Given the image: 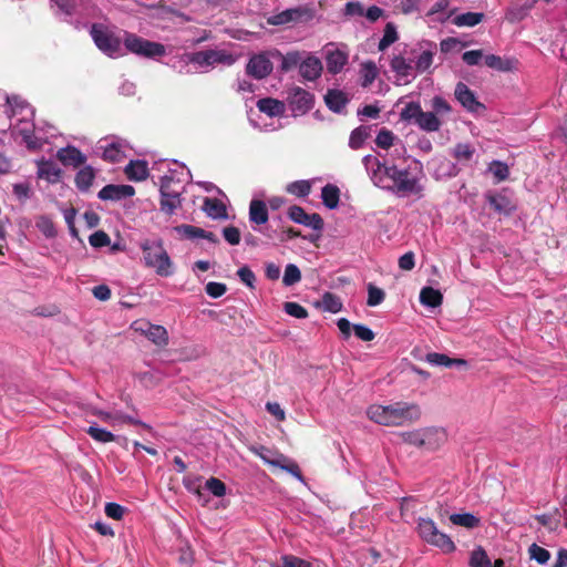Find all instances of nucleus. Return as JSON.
I'll return each instance as SVG.
<instances>
[{"label": "nucleus", "instance_id": "21", "mask_svg": "<svg viewBox=\"0 0 567 567\" xmlns=\"http://www.w3.org/2000/svg\"><path fill=\"white\" fill-rule=\"evenodd\" d=\"M485 197L491 208L498 214L511 215L516 209L514 203L504 194L488 193Z\"/></svg>", "mask_w": 567, "mask_h": 567}, {"label": "nucleus", "instance_id": "18", "mask_svg": "<svg viewBox=\"0 0 567 567\" xmlns=\"http://www.w3.org/2000/svg\"><path fill=\"white\" fill-rule=\"evenodd\" d=\"M455 97L468 112H477L485 109L484 104L477 101L474 92L463 83L458 82L455 86Z\"/></svg>", "mask_w": 567, "mask_h": 567}, {"label": "nucleus", "instance_id": "64", "mask_svg": "<svg viewBox=\"0 0 567 567\" xmlns=\"http://www.w3.org/2000/svg\"><path fill=\"white\" fill-rule=\"evenodd\" d=\"M205 291L212 298H219L227 291V287L225 284L210 281L205 286Z\"/></svg>", "mask_w": 567, "mask_h": 567}, {"label": "nucleus", "instance_id": "48", "mask_svg": "<svg viewBox=\"0 0 567 567\" xmlns=\"http://www.w3.org/2000/svg\"><path fill=\"white\" fill-rule=\"evenodd\" d=\"M204 352V349L199 344L187 343L179 348V361L181 360H194L199 358Z\"/></svg>", "mask_w": 567, "mask_h": 567}, {"label": "nucleus", "instance_id": "13", "mask_svg": "<svg viewBox=\"0 0 567 567\" xmlns=\"http://www.w3.org/2000/svg\"><path fill=\"white\" fill-rule=\"evenodd\" d=\"M288 217L300 225L311 227L315 230L321 231L323 229L324 223L322 217L317 214H308L306 210L298 205H292L288 208Z\"/></svg>", "mask_w": 567, "mask_h": 567}, {"label": "nucleus", "instance_id": "43", "mask_svg": "<svg viewBox=\"0 0 567 567\" xmlns=\"http://www.w3.org/2000/svg\"><path fill=\"white\" fill-rule=\"evenodd\" d=\"M86 433L93 439L95 440L96 442H100V443H110V442H113L115 441L116 436L105 430V429H101L96 425H91L87 430H86Z\"/></svg>", "mask_w": 567, "mask_h": 567}, {"label": "nucleus", "instance_id": "10", "mask_svg": "<svg viewBox=\"0 0 567 567\" xmlns=\"http://www.w3.org/2000/svg\"><path fill=\"white\" fill-rule=\"evenodd\" d=\"M131 328L143 336L156 346L163 347L168 342L167 331L162 326H155L146 320H136L132 323Z\"/></svg>", "mask_w": 567, "mask_h": 567}, {"label": "nucleus", "instance_id": "63", "mask_svg": "<svg viewBox=\"0 0 567 567\" xmlns=\"http://www.w3.org/2000/svg\"><path fill=\"white\" fill-rule=\"evenodd\" d=\"M530 9V7H512V8H508L507 11H506V20L509 21L511 23H515V22H518L520 20H523L526 14H527V11Z\"/></svg>", "mask_w": 567, "mask_h": 567}, {"label": "nucleus", "instance_id": "55", "mask_svg": "<svg viewBox=\"0 0 567 567\" xmlns=\"http://www.w3.org/2000/svg\"><path fill=\"white\" fill-rule=\"evenodd\" d=\"M385 299V293L382 289L378 288L373 284L368 285V300L367 305L369 307H375L383 302Z\"/></svg>", "mask_w": 567, "mask_h": 567}, {"label": "nucleus", "instance_id": "51", "mask_svg": "<svg viewBox=\"0 0 567 567\" xmlns=\"http://www.w3.org/2000/svg\"><path fill=\"white\" fill-rule=\"evenodd\" d=\"M212 493L214 496L223 497L226 494V485L223 481L216 477H210L205 482L204 493Z\"/></svg>", "mask_w": 567, "mask_h": 567}, {"label": "nucleus", "instance_id": "52", "mask_svg": "<svg viewBox=\"0 0 567 567\" xmlns=\"http://www.w3.org/2000/svg\"><path fill=\"white\" fill-rule=\"evenodd\" d=\"M558 511H555V514H542L536 515L535 519L543 526H545L549 532H556L560 525V520L558 517Z\"/></svg>", "mask_w": 567, "mask_h": 567}, {"label": "nucleus", "instance_id": "27", "mask_svg": "<svg viewBox=\"0 0 567 567\" xmlns=\"http://www.w3.org/2000/svg\"><path fill=\"white\" fill-rule=\"evenodd\" d=\"M348 62V54L341 50L328 51L326 56L327 70L331 74H338Z\"/></svg>", "mask_w": 567, "mask_h": 567}, {"label": "nucleus", "instance_id": "2", "mask_svg": "<svg viewBox=\"0 0 567 567\" xmlns=\"http://www.w3.org/2000/svg\"><path fill=\"white\" fill-rule=\"evenodd\" d=\"M385 174H388L389 181L392 182V184L388 185L386 189L402 196L411 194L419 197L423 196V186L420 184L419 178L412 176L408 168H399L395 165H391L390 171H385Z\"/></svg>", "mask_w": 567, "mask_h": 567}, {"label": "nucleus", "instance_id": "54", "mask_svg": "<svg viewBox=\"0 0 567 567\" xmlns=\"http://www.w3.org/2000/svg\"><path fill=\"white\" fill-rule=\"evenodd\" d=\"M528 554L530 559L536 560L540 565H545L550 558V553L546 548L540 547L537 544H532L529 546Z\"/></svg>", "mask_w": 567, "mask_h": 567}, {"label": "nucleus", "instance_id": "62", "mask_svg": "<svg viewBox=\"0 0 567 567\" xmlns=\"http://www.w3.org/2000/svg\"><path fill=\"white\" fill-rule=\"evenodd\" d=\"M12 192L20 202H25L32 195V189L29 183L13 184Z\"/></svg>", "mask_w": 567, "mask_h": 567}, {"label": "nucleus", "instance_id": "53", "mask_svg": "<svg viewBox=\"0 0 567 567\" xmlns=\"http://www.w3.org/2000/svg\"><path fill=\"white\" fill-rule=\"evenodd\" d=\"M488 171L494 175L497 182L506 181L509 176L507 164L501 161H493L488 166Z\"/></svg>", "mask_w": 567, "mask_h": 567}, {"label": "nucleus", "instance_id": "46", "mask_svg": "<svg viewBox=\"0 0 567 567\" xmlns=\"http://www.w3.org/2000/svg\"><path fill=\"white\" fill-rule=\"evenodd\" d=\"M398 40L396 28L392 22L385 24L384 33L382 39L379 42V50L384 51L388 47L394 43Z\"/></svg>", "mask_w": 567, "mask_h": 567}, {"label": "nucleus", "instance_id": "58", "mask_svg": "<svg viewBox=\"0 0 567 567\" xmlns=\"http://www.w3.org/2000/svg\"><path fill=\"white\" fill-rule=\"evenodd\" d=\"M284 310L286 313H288L291 317L298 318V319H305L308 317V311L305 307L301 305L293 302V301H287L284 303Z\"/></svg>", "mask_w": 567, "mask_h": 567}, {"label": "nucleus", "instance_id": "20", "mask_svg": "<svg viewBox=\"0 0 567 567\" xmlns=\"http://www.w3.org/2000/svg\"><path fill=\"white\" fill-rule=\"evenodd\" d=\"M56 158L64 166H72L74 168L84 165L86 162V156L79 148L71 145L58 150Z\"/></svg>", "mask_w": 567, "mask_h": 567}, {"label": "nucleus", "instance_id": "30", "mask_svg": "<svg viewBox=\"0 0 567 567\" xmlns=\"http://www.w3.org/2000/svg\"><path fill=\"white\" fill-rule=\"evenodd\" d=\"M124 172L130 181L142 182L148 176V166L145 161H131Z\"/></svg>", "mask_w": 567, "mask_h": 567}, {"label": "nucleus", "instance_id": "37", "mask_svg": "<svg viewBox=\"0 0 567 567\" xmlns=\"http://www.w3.org/2000/svg\"><path fill=\"white\" fill-rule=\"evenodd\" d=\"M371 128L370 126L360 125L354 128L349 138V146L352 150H359L363 146L364 142L370 137Z\"/></svg>", "mask_w": 567, "mask_h": 567}, {"label": "nucleus", "instance_id": "9", "mask_svg": "<svg viewBox=\"0 0 567 567\" xmlns=\"http://www.w3.org/2000/svg\"><path fill=\"white\" fill-rule=\"evenodd\" d=\"M287 101L293 115H305L313 107L315 95L300 86H293L288 90Z\"/></svg>", "mask_w": 567, "mask_h": 567}, {"label": "nucleus", "instance_id": "50", "mask_svg": "<svg viewBox=\"0 0 567 567\" xmlns=\"http://www.w3.org/2000/svg\"><path fill=\"white\" fill-rule=\"evenodd\" d=\"M287 192L297 197H306L311 192V184L308 181H296L287 186Z\"/></svg>", "mask_w": 567, "mask_h": 567}, {"label": "nucleus", "instance_id": "16", "mask_svg": "<svg viewBox=\"0 0 567 567\" xmlns=\"http://www.w3.org/2000/svg\"><path fill=\"white\" fill-rule=\"evenodd\" d=\"M37 177L44 179L49 184H58L62 179L63 171L56 163L50 159L41 158L37 162Z\"/></svg>", "mask_w": 567, "mask_h": 567}, {"label": "nucleus", "instance_id": "36", "mask_svg": "<svg viewBox=\"0 0 567 567\" xmlns=\"http://www.w3.org/2000/svg\"><path fill=\"white\" fill-rule=\"evenodd\" d=\"M475 154V148L470 143H457L452 150L451 155L461 164L471 162Z\"/></svg>", "mask_w": 567, "mask_h": 567}, {"label": "nucleus", "instance_id": "38", "mask_svg": "<svg viewBox=\"0 0 567 567\" xmlns=\"http://www.w3.org/2000/svg\"><path fill=\"white\" fill-rule=\"evenodd\" d=\"M482 12H466L453 18V24L457 27H475L484 20Z\"/></svg>", "mask_w": 567, "mask_h": 567}, {"label": "nucleus", "instance_id": "34", "mask_svg": "<svg viewBox=\"0 0 567 567\" xmlns=\"http://www.w3.org/2000/svg\"><path fill=\"white\" fill-rule=\"evenodd\" d=\"M390 66L399 79L410 76L414 69L411 62L402 55H394L390 61Z\"/></svg>", "mask_w": 567, "mask_h": 567}, {"label": "nucleus", "instance_id": "45", "mask_svg": "<svg viewBox=\"0 0 567 567\" xmlns=\"http://www.w3.org/2000/svg\"><path fill=\"white\" fill-rule=\"evenodd\" d=\"M323 310L337 313L342 309V302L339 297L332 292H324L321 300Z\"/></svg>", "mask_w": 567, "mask_h": 567}, {"label": "nucleus", "instance_id": "6", "mask_svg": "<svg viewBox=\"0 0 567 567\" xmlns=\"http://www.w3.org/2000/svg\"><path fill=\"white\" fill-rule=\"evenodd\" d=\"M90 35L100 51L114 58L121 50L122 40L103 23H93Z\"/></svg>", "mask_w": 567, "mask_h": 567}, {"label": "nucleus", "instance_id": "32", "mask_svg": "<svg viewBox=\"0 0 567 567\" xmlns=\"http://www.w3.org/2000/svg\"><path fill=\"white\" fill-rule=\"evenodd\" d=\"M94 178H95V171L93 169V167L84 166L76 173L74 183H75L76 188L80 192H87L91 188V186L94 182Z\"/></svg>", "mask_w": 567, "mask_h": 567}, {"label": "nucleus", "instance_id": "33", "mask_svg": "<svg viewBox=\"0 0 567 567\" xmlns=\"http://www.w3.org/2000/svg\"><path fill=\"white\" fill-rule=\"evenodd\" d=\"M420 302L424 306L436 308L443 302V295L440 290L426 286L421 289Z\"/></svg>", "mask_w": 567, "mask_h": 567}, {"label": "nucleus", "instance_id": "3", "mask_svg": "<svg viewBox=\"0 0 567 567\" xmlns=\"http://www.w3.org/2000/svg\"><path fill=\"white\" fill-rule=\"evenodd\" d=\"M400 118L405 122H413L425 132H437L442 125L434 112H424L417 102L408 103L402 109Z\"/></svg>", "mask_w": 567, "mask_h": 567}, {"label": "nucleus", "instance_id": "41", "mask_svg": "<svg viewBox=\"0 0 567 567\" xmlns=\"http://www.w3.org/2000/svg\"><path fill=\"white\" fill-rule=\"evenodd\" d=\"M452 524L466 528H475L480 525V519L471 513L452 514L450 516Z\"/></svg>", "mask_w": 567, "mask_h": 567}, {"label": "nucleus", "instance_id": "44", "mask_svg": "<svg viewBox=\"0 0 567 567\" xmlns=\"http://www.w3.org/2000/svg\"><path fill=\"white\" fill-rule=\"evenodd\" d=\"M209 65L227 64L230 65L235 62L233 55L224 50H207Z\"/></svg>", "mask_w": 567, "mask_h": 567}, {"label": "nucleus", "instance_id": "24", "mask_svg": "<svg viewBox=\"0 0 567 567\" xmlns=\"http://www.w3.org/2000/svg\"><path fill=\"white\" fill-rule=\"evenodd\" d=\"M324 102L330 111L341 113L349 103V99L344 92L337 89H330L324 95Z\"/></svg>", "mask_w": 567, "mask_h": 567}, {"label": "nucleus", "instance_id": "11", "mask_svg": "<svg viewBox=\"0 0 567 567\" xmlns=\"http://www.w3.org/2000/svg\"><path fill=\"white\" fill-rule=\"evenodd\" d=\"M269 54L270 53L261 52L252 55L246 65V73L256 80L267 78L274 70Z\"/></svg>", "mask_w": 567, "mask_h": 567}, {"label": "nucleus", "instance_id": "5", "mask_svg": "<svg viewBox=\"0 0 567 567\" xmlns=\"http://www.w3.org/2000/svg\"><path fill=\"white\" fill-rule=\"evenodd\" d=\"M141 247L147 267L155 268L156 272L161 276L171 274V260L161 243L147 239Z\"/></svg>", "mask_w": 567, "mask_h": 567}, {"label": "nucleus", "instance_id": "1", "mask_svg": "<svg viewBox=\"0 0 567 567\" xmlns=\"http://www.w3.org/2000/svg\"><path fill=\"white\" fill-rule=\"evenodd\" d=\"M368 417L383 426H404L417 421L421 409L415 403L395 402L390 405L373 404L367 410Z\"/></svg>", "mask_w": 567, "mask_h": 567}, {"label": "nucleus", "instance_id": "39", "mask_svg": "<svg viewBox=\"0 0 567 567\" xmlns=\"http://www.w3.org/2000/svg\"><path fill=\"white\" fill-rule=\"evenodd\" d=\"M434 434L435 433L432 431H426L424 433H421L419 431L408 432L404 434V440H405V442H408L412 445H415L419 447H424V446L430 445L431 440L434 436Z\"/></svg>", "mask_w": 567, "mask_h": 567}, {"label": "nucleus", "instance_id": "22", "mask_svg": "<svg viewBox=\"0 0 567 567\" xmlns=\"http://www.w3.org/2000/svg\"><path fill=\"white\" fill-rule=\"evenodd\" d=\"M202 208L205 212V214L213 219L228 218L227 207L223 203V200L218 198L205 197Z\"/></svg>", "mask_w": 567, "mask_h": 567}, {"label": "nucleus", "instance_id": "35", "mask_svg": "<svg viewBox=\"0 0 567 567\" xmlns=\"http://www.w3.org/2000/svg\"><path fill=\"white\" fill-rule=\"evenodd\" d=\"M321 198L323 205L329 209H334L339 205L340 189L333 184H327L321 189Z\"/></svg>", "mask_w": 567, "mask_h": 567}, {"label": "nucleus", "instance_id": "15", "mask_svg": "<svg viewBox=\"0 0 567 567\" xmlns=\"http://www.w3.org/2000/svg\"><path fill=\"white\" fill-rule=\"evenodd\" d=\"M173 177L164 176L161 181V210L172 215L177 205V193L172 189Z\"/></svg>", "mask_w": 567, "mask_h": 567}, {"label": "nucleus", "instance_id": "47", "mask_svg": "<svg viewBox=\"0 0 567 567\" xmlns=\"http://www.w3.org/2000/svg\"><path fill=\"white\" fill-rule=\"evenodd\" d=\"M471 567H492L491 559L488 558L485 549L477 547L471 553L470 558Z\"/></svg>", "mask_w": 567, "mask_h": 567}, {"label": "nucleus", "instance_id": "28", "mask_svg": "<svg viewBox=\"0 0 567 567\" xmlns=\"http://www.w3.org/2000/svg\"><path fill=\"white\" fill-rule=\"evenodd\" d=\"M269 214L265 202L252 199L249 204V220L256 225H264L268 221Z\"/></svg>", "mask_w": 567, "mask_h": 567}, {"label": "nucleus", "instance_id": "26", "mask_svg": "<svg viewBox=\"0 0 567 567\" xmlns=\"http://www.w3.org/2000/svg\"><path fill=\"white\" fill-rule=\"evenodd\" d=\"M250 451L260 457L265 463L272 466H281V461H286V457L281 453L264 445L251 446Z\"/></svg>", "mask_w": 567, "mask_h": 567}, {"label": "nucleus", "instance_id": "31", "mask_svg": "<svg viewBox=\"0 0 567 567\" xmlns=\"http://www.w3.org/2000/svg\"><path fill=\"white\" fill-rule=\"evenodd\" d=\"M99 148L102 150L101 157L106 162L118 163L125 157L123 146L117 142L100 145Z\"/></svg>", "mask_w": 567, "mask_h": 567}, {"label": "nucleus", "instance_id": "7", "mask_svg": "<svg viewBox=\"0 0 567 567\" xmlns=\"http://www.w3.org/2000/svg\"><path fill=\"white\" fill-rule=\"evenodd\" d=\"M123 43L127 51L144 58L162 56L165 53L163 44L146 40L127 31H124Z\"/></svg>", "mask_w": 567, "mask_h": 567}, {"label": "nucleus", "instance_id": "61", "mask_svg": "<svg viewBox=\"0 0 567 567\" xmlns=\"http://www.w3.org/2000/svg\"><path fill=\"white\" fill-rule=\"evenodd\" d=\"M89 243L94 248H102L110 245L111 239L105 231L97 230L89 237Z\"/></svg>", "mask_w": 567, "mask_h": 567}, {"label": "nucleus", "instance_id": "56", "mask_svg": "<svg viewBox=\"0 0 567 567\" xmlns=\"http://www.w3.org/2000/svg\"><path fill=\"white\" fill-rule=\"evenodd\" d=\"M184 485L189 492L198 496V501H200L203 505L208 502L206 493H204V486L199 480L184 478Z\"/></svg>", "mask_w": 567, "mask_h": 567}, {"label": "nucleus", "instance_id": "4", "mask_svg": "<svg viewBox=\"0 0 567 567\" xmlns=\"http://www.w3.org/2000/svg\"><path fill=\"white\" fill-rule=\"evenodd\" d=\"M417 534L427 544L440 548L443 553H453L456 548L454 542L446 534L440 532L431 518L420 517Z\"/></svg>", "mask_w": 567, "mask_h": 567}, {"label": "nucleus", "instance_id": "40", "mask_svg": "<svg viewBox=\"0 0 567 567\" xmlns=\"http://www.w3.org/2000/svg\"><path fill=\"white\" fill-rule=\"evenodd\" d=\"M361 85L369 87L378 76V69L373 61H367L361 65Z\"/></svg>", "mask_w": 567, "mask_h": 567}, {"label": "nucleus", "instance_id": "57", "mask_svg": "<svg viewBox=\"0 0 567 567\" xmlns=\"http://www.w3.org/2000/svg\"><path fill=\"white\" fill-rule=\"evenodd\" d=\"M433 56H434L433 51H431V50L423 51L416 60V63L414 66L415 70L420 73L427 71L433 63Z\"/></svg>", "mask_w": 567, "mask_h": 567}, {"label": "nucleus", "instance_id": "60", "mask_svg": "<svg viewBox=\"0 0 567 567\" xmlns=\"http://www.w3.org/2000/svg\"><path fill=\"white\" fill-rule=\"evenodd\" d=\"M393 133L386 128H382L375 137V144L380 148L389 150L393 145Z\"/></svg>", "mask_w": 567, "mask_h": 567}, {"label": "nucleus", "instance_id": "29", "mask_svg": "<svg viewBox=\"0 0 567 567\" xmlns=\"http://www.w3.org/2000/svg\"><path fill=\"white\" fill-rule=\"evenodd\" d=\"M485 64L493 70L501 72H509L516 69L518 63L515 59H504L496 54H487L484 58Z\"/></svg>", "mask_w": 567, "mask_h": 567}, {"label": "nucleus", "instance_id": "12", "mask_svg": "<svg viewBox=\"0 0 567 567\" xmlns=\"http://www.w3.org/2000/svg\"><path fill=\"white\" fill-rule=\"evenodd\" d=\"M362 163L367 171L371 174V178L374 185L386 189L389 185L386 184L389 176L385 174V171H390V166L381 163L378 157L370 154L362 158Z\"/></svg>", "mask_w": 567, "mask_h": 567}, {"label": "nucleus", "instance_id": "25", "mask_svg": "<svg viewBox=\"0 0 567 567\" xmlns=\"http://www.w3.org/2000/svg\"><path fill=\"white\" fill-rule=\"evenodd\" d=\"M257 109L270 117L281 116L286 111L285 103L274 97L258 100Z\"/></svg>", "mask_w": 567, "mask_h": 567}, {"label": "nucleus", "instance_id": "19", "mask_svg": "<svg viewBox=\"0 0 567 567\" xmlns=\"http://www.w3.org/2000/svg\"><path fill=\"white\" fill-rule=\"evenodd\" d=\"M134 194L135 188L131 185L109 184L99 192L97 197L101 200L117 202L123 198L132 197Z\"/></svg>", "mask_w": 567, "mask_h": 567}, {"label": "nucleus", "instance_id": "59", "mask_svg": "<svg viewBox=\"0 0 567 567\" xmlns=\"http://www.w3.org/2000/svg\"><path fill=\"white\" fill-rule=\"evenodd\" d=\"M223 237L225 241H227L231 246H236L240 243L241 234L238 227L236 226H226L221 230Z\"/></svg>", "mask_w": 567, "mask_h": 567}, {"label": "nucleus", "instance_id": "23", "mask_svg": "<svg viewBox=\"0 0 567 567\" xmlns=\"http://www.w3.org/2000/svg\"><path fill=\"white\" fill-rule=\"evenodd\" d=\"M270 55L274 58L280 59V61H281L280 71L281 72H289L290 70H292L297 66L298 68L300 66L303 53H301L299 51H290V52H287L286 54H282L280 51L274 50L272 52H270Z\"/></svg>", "mask_w": 567, "mask_h": 567}, {"label": "nucleus", "instance_id": "14", "mask_svg": "<svg viewBox=\"0 0 567 567\" xmlns=\"http://www.w3.org/2000/svg\"><path fill=\"white\" fill-rule=\"evenodd\" d=\"M415 359L417 360H425L427 363L432 365H442L446 368L451 367H466L467 362L464 359L458 358H450L449 355L444 353L439 352H429L425 354V357H422L420 354V349H413L411 353Z\"/></svg>", "mask_w": 567, "mask_h": 567}, {"label": "nucleus", "instance_id": "49", "mask_svg": "<svg viewBox=\"0 0 567 567\" xmlns=\"http://www.w3.org/2000/svg\"><path fill=\"white\" fill-rule=\"evenodd\" d=\"M300 280H301V271H300V269L296 265H293V264H288L286 266V269H285V274H284V278H282V284L286 287H289V286L296 285Z\"/></svg>", "mask_w": 567, "mask_h": 567}, {"label": "nucleus", "instance_id": "8", "mask_svg": "<svg viewBox=\"0 0 567 567\" xmlns=\"http://www.w3.org/2000/svg\"><path fill=\"white\" fill-rule=\"evenodd\" d=\"M315 11L308 6H299L295 8L286 9L279 13L272 14L267 18V24L269 25H295L299 23H306L313 19Z\"/></svg>", "mask_w": 567, "mask_h": 567}, {"label": "nucleus", "instance_id": "17", "mask_svg": "<svg viewBox=\"0 0 567 567\" xmlns=\"http://www.w3.org/2000/svg\"><path fill=\"white\" fill-rule=\"evenodd\" d=\"M322 70V62L319 58L311 53H307L305 58L302 56L299 73L305 80L316 81L321 76Z\"/></svg>", "mask_w": 567, "mask_h": 567}, {"label": "nucleus", "instance_id": "42", "mask_svg": "<svg viewBox=\"0 0 567 567\" xmlns=\"http://www.w3.org/2000/svg\"><path fill=\"white\" fill-rule=\"evenodd\" d=\"M55 3L64 13L69 16L78 12L79 6H84L85 9L93 7L90 0H55Z\"/></svg>", "mask_w": 567, "mask_h": 567}]
</instances>
